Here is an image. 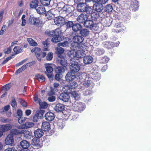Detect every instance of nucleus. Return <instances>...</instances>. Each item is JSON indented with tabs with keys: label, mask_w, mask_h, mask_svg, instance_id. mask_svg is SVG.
<instances>
[{
	"label": "nucleus",
	"mask_w": 151,
	"mask_h": 151,
	"mask_svg": "<svg viewBox=\"0 0 151 151\" xmlns=\"http://www.w3.org/2000/svg\"><path fill=\"white\" fill-rule=\"evenodd\" d=\"M75 47H73V50L69 51L68 55L71 58L70 60L74 61L78 58L83 57L86 55L84 50L86 48L85 44H76Z\"/></svg>",
	"instance_id": "obj_1"
},
{
	"label": "nucleus",
	"mask_w": 151,
	"mask_h": 151,
	"mask_svg": "<svg viewBox=\"0 0 151 151\" xmlns=\"http://www.w3.org/2000/svg\"><path fill=\"white\" fill-rule=\"evenodd\" d=\"M80 82L85 87H88L90 89L92 88L94 86V83L91 78L88 76L87 74L84 73L78 76Z\"/></svg>",
	"instance_id": "obj_2"
},
{
	"label": "nucleus",
	"mask_w": 151,
	"mask_h": 151,
	"mask_svg": "<svg viewBox=\"0 0 151 151\" xmlns=\"http://www.w3.org/2000/svg\"><path fill=\"white\" fill-rule=\"evenodd\" d=\"M77 10L80 12H86L87 14H90L93 12L92 9L84 3L78 4L77 7Z\"/></svg>",
	"instance_id": "obj_3"
},
{
	"label": "nucleus",
	"mask_w": 151,
	"mask_h": 151,
	"mask_svg": "<svg viewBox=\"0 0 151 151\" xmlns=\"http://www.w3.org/2000/svg\"><path fill=\"white\" fill-rule=\"evenodd\" d=\"M85 108V104L84 103L76 102L73 104V109L75 111L81 112Z\"/></svg>",
	"instance_id": "obj_4"
},
{
	"label": "nucleus",
	"mask_w": 151,
	"mask_h": 151,
	"mask_svg": "<svg viewBox=\"0 0 151 151\" xmlns=\"http://www.w3.org/2000/svg\"><path fill=\"white\" fill-rule=\"evenodd\" d=\"M73 9L72 6L69 5H65L60 9L59 11L61 13L67 15L71 13L73 10Z\"/></svg>",
	"instance_id": "obj_5"
},
{
	"label": "nucleus",
	"mask_w": 151,
	"mask_h": 151,
	"mask_svg": "<svg viewBox=\"0 0 151 151\" xmlns=\"http://www.w3.org/2000/svg\"><path fill=\"white\" fill-rule=\"evenodd\" d=\"M70 71L75 73L80 70V65L77 62L74 61V63H72L70 65Z\"/></svg>",
	"instance_id": "obj_6"
},
{
	"label": "nucleus",
	"mask_w": 151,
	"mask_h": 151,
	"mask_svg": "<svg viewBox=\"0 0 151 151\" xmlns=\"http://www.w3.org/2000/svg\"><path fill=\"white\" fill-rule=\"evenodd\" d=\"M61 32L60 29V32L57 33H55L52 37H53L51 41L54 42H57L61 41L63 37L61 35Z\"/></svg>",
	"instance_id": "obj_7"
},
{
	"label": "nucleus",
	"mask_w": 151,
	"mask_h": 151,
	"mask_svg": "<svg viewBox=\"0 0 151 151\" xmlns=\"http://www.w3.org/2000/svg\"><path fill=\"white\" fill-rule=\"evenodd\" d=\"M28 22L31 25L38 26L40 23V20L38 18L31 16L29 18Z\"/></svg>",
	"instance_id": "obj_8"
},
{
	"label": "nucleus",
	"mask_w": 151,
	"mask_h": 151,
	"mask_svg": "<svg viewBox=\"0 0 151 151\" xmlns=\"http://www.w3.org/2000/svg\"><path fill=\"white\" fill-rule=\"evenodd\" d=\"M83 37L81 36L76 35L74 36L73 39V40L74 43L73 45H72L73 47H75V45L76 44H83L81 43L83 40Z\"/></svg>",
	"instance_id": "obj_9"
},
{
	"label": "nucleus",
	"mask_w": 151,
	"mask_h": 151,
	"mask_svg": "<svg viewBox=\"0 0 151 151\" xmlns=\"http://www.w3.org/2000/svg\"><path fill=\"white\" fill-rule=\"evenodd\" d=\"M54 22L57 25L63 26L65 22V19L61 17H57L54 19Z\"/></svg>",
	"instance_id": "obj_10"
},
{
	"label": "nucleus",
	"mask_w": 151,
	"mask_h": 151,
	"mask_svg": "<svg viewBox=\"0 0 151 151\" xmlns=\"http://www.w3.org/2000/svg\"><path fill=\"white\" fill-rule=\"evenodd\" d=\"M87 74L88 76L92 78V81L93 80L96 81H99L101 78V76L99 73L93 72L91 73Z\"/></svg>",
	"instance_id": "obj_11"
},
{
	"label": "nucleus",
	"mask_w": 151,
	"mask_h": 151,
	"mask_svg": "<svg viewBox=\"0 0 151 151\" xmlns=\"http://www.w3.org/2000/svg\"><path fill=\"white\" fill-rule=\"evenodd\" d=\"M93 9L94 10L97 12L101 13L104 9L103 5L99 3H96L93 4Z\"/></svg>",
	"instance_id": "obj_12"
},
{
	"label": "nucleus",
	"mask_w": 151,
	"mask_h": 151,
	"mask_svg": "<svg viewBox=\"0 0 151 151\" xmlns=\"http://www.w3.org/2000/svg\"><path fill=\"white\" fill-rule=\"evenodd\" d=\"M31 51L32 52H35V55H36L37 58L39 61H40L41 60V56L40 54L41 53V49L38 47H35L32 49Z\"/></svg>",
	"instance_id": "obj_13"
},
{
	"label": "nucleus",
	"mask_w": 151,
	"mask_h": 151,
	"mask_svg": "<svg viewBox=\"0 0 151 151\" xmlns=\"http://www.w3.org/2000/svg\"><path fill=\"white\" fill-rule=\"evenodd\" d=\"M65 78L67 81H71L75 78L76 75L75 73H73L70 71L68 72L66 75Z\"/></svg>",
	"instance_id": "obj_14"
},
{
	"label": "nucleus",
	"mask_w": 151,
	"mask_h": 151,
	"mask_svg": "<svg viewBox=\"0 0 151 151\" xmlns=\"http://www.w3.org/2000/svg\"><path fill=\"white\" fill-rule=\"evenodd\" d=\"M12 127V125L9 124L0 125V131L3 133L10 130Z\"/></svg>",
	"instance_id": "obj_15"
},
{
	"label": "nucleus",
	"mask_w": 151,
	"mask_h": 151,
	"mask_svg": "<svg viewBox=\"0 0 151 151\" xmlns=\"http://www.w3.org/2000/svg\"><path fill=\"white\" fill-rule=\"evenodd\" d=\"M139 6V3L136 0H133L131 1L130 6L131 9L135 11L138 10Z\"/></svg>",
	"instance_id": "obj_16"
},
{
	"label": "nucleus",
	"mask_w": 151,
	"mask_h": 151,
	"mask_svg": "<svg viewBox=\"0 0 151 151\" xmlns=\"http://www.w3.org/2000/svg\"><path fill=\"white\" fill-rule=\"evenodd\" d=\"M88 16L84 14H80L77 18V21L79 23H84L87 20Z\"/></svg>",
	"instance_id": "obj_17"
},
{
	"label": "nucleus",
	"mask_w": 151,
	"mask_h": 151,
	"mask_svg": "<svg viewBox=\"0 0 151 151\" xmlns=\"http://www.w3.org/2000/svg\"><path fill=\"white\" fill-rule=\"evenodd\" d=\"M59 98L64 102H67L70 99L69 96L66 93H64L60 94Z\"/></svg>",
	"instance_id": "obj_18"
},
{
	"label": "nucleus",
	"mask_w": 151,
	"mask_h": 151,
	"mask_svg": "<svg viewBox=\"0 0 151 151\" xmlns=\"http://www.w3.org/2000/svg\"><path fill=\"white\" fill-rule=\"evenodd\" d=\"M14 142L13 136L9 134L6 137L5 139V143L6 145H12Z\"/></svg>",
	"instance_id": "obj_19"
},
{
	"label": "nucleus",
	"mask_w": 151,
	"mask_h": 151,
	"mask_svg": "<svg viewBox=\"0 0 151 151\" xmlns=\"http://www.w3.org/2000/svg\"><path fill=\"white\" fill-rule=\"evenodd\" d=\"M45 117L47 121H51L53 120L55 118L54 114L52 112H48L45 114Z\"/></svg>",
	"instance_id": "obj_20"
},
{
	"label": "nucleus",
	"mask_w": 151,
	"mask_h": 151,
	"mask_svg": "<svg viewBox=\"0 0 151 151\" xmlns=\"http://www.w3.org/2000/svg\"><path fill=\"white\" fill-rule=\"evenodd\" d=\"M42 129L45 131H47L50 129V124L49 122H44L42 123Z\"/></svg>",
	"instance_id": "obj_21"
},
{
	"label": "nucleus",
	"mask_w": 151,
	"mask_h": 151,
	"mask_svg": "<svg viewBox=\"0 0 151 151\" xmlns=\"http://www.w3.org/2000/svg\"><path fill=\"white\" fill-rule=\"evenodd\" d=\"M83 24L85 27L90 28H93L95 25L92 20H87L84 22Z\"/></svg>",
	"instance_id": "obj_22"
},
{
	"label": "nucleus",
	"mask_w": 151,
	"mask_h": 151,
	"mask_svg": "<svg viewBox=\"0 0 151 151\" xmlns=\"http://www.w3.org/2000/svg\"><path fill=\"white\" fill-rule=\"evenodd\" d=\"M56 53L58 55V57L60 58H63L64 56L61 55L64 52V49L58 46L56 48Z\"/></svg>",
	"instance_id": "obj_23"
},
{
	"label": "nucleus",
	"mask_w": 151,
	"mask_h": 151,
	"mask_svg": "<svg viewBox=\"0 0 151 151\" xmlns=\"http://www.w3.org/2000/svg\"><path fill=\"white\" fill-rule=\"evenodd\" d=\"M93 58L90 56H86L83 58V62L86 64H88L92 62Z\"/></svg>",
	"instance_id": "obj_24"
},
{
	"label": "nucleus",
	"mask_w": 151,
	"mask_h": 151,
	"mask_svg": "<svg viewBox=\"0 0 151 151\" xmlns=\"http://www.w3.org/2000/svg\"><path fill=\"white\" fill-rule=\"evenodd\" d=\"M24 130H18L16 129H12L10 131L11 134L12 135H17L19 134H22V132H24Z\"/></svg>",
	"instance_id": "obj_25"
},
{
	"label": "nucleus",
	"mask_w": 151,
	"mask_h": 151,
	"mask_svg": "<svg viewBox=\"0 0 151 151\" xmlns=\"http://www.w3.org/2000/svg\"><path fill=\"white\" fill-rule=\"evenodd\" d=\"M64 105L61 104H57L54 108L55 110L58 112L62 111L64 108Z\"/></svg>",
	"instance_id": "obj_26"
},
{
	"label": "nucleus",
	"mask_w": 151,
	"mask_h": 151,
	"mask_svg": "<svg viewBox=\"0 0 151 151\" xmlns=\"http://www.w3.org/2000/svg\"><path fill=\"white\" fill-rule=\"evenodd\" d=\"M35 136L36 138H40L43 134V132L42 130L38 129L35 130L34 132Z\"/></svg>",
	"instance_id": "obj_27"
},
{
	"label": "nucleus",
	"mask_w": 151,
	"mask_h": 151,
	"mask_svg": "<svg viewBox=\"0 0 151 151\" xmlns=\"http://www.w3.org/2000/svg\"><path fill=\"white\" fill-rule=\"evenodd\" d=\"M60 32V29H57L55 30H52L51 31H49L48 30H46L45 32V34L51 37H53L54 35V34L55 33H57Z\"/></svg>",
	"instance_id": "obj_28"
},
{
	"label": "nucleus",
	"mask_w": 151,
	"mask_h": 151,
	"mask_svg": "<svg viewBox=\"0 0 151 151\" xmlns=\"http://www.w3.org/2000/svg\"><path fill=\"white\" fill-rule=\"evenodd\" d=\"M37 13L42 14L45 12V7L42 6H38L35 9Z\"/></svg>",
	"instance_id": "obj_29"
},
{
	"label": "nucleus",
	"mask_w": 151,
	"mask_h": 151,
	"mask_svg": "<svg viewBox=\"0 0 151 151\" xmlns=\"http://www.w3.org/2000/svg\"><path fill=\"white\" fill-rule=\"evenodd\" d=\"M45 65L46 70V73H51L53 71V68L51 66V65L49 63H46L45 64Z\"/></svg>",
	"instance_id": "obj_30"
},
{
	"label": "nucleus",
	"mask_w": 151,
	"mask_h": 151,
	"mask_svg": "<svg viewBox=\"0 0 151 151\" xmlns=\"http://www.w3.org/2000/svg\"><path fill=\"white\" fill-rule=\"evenodd\" d=\"M20 145L23 148L22 149H28L27 148L29 146V143L27 141L24 140L21 142Z\"/></svg>",
	"instance_id": "obj_31"
},
{
	"label": "nucleus",
	"mask_w": 151,
	"mask_h": 151,
	"mask_svg": "<svg viewBox=\"0 0 151 151\" xmlns=\"http://www.w3.org/2000/svg\"><path fill=\"white\" fill-rule=\"evenodd\" d=\"M72 28L74 31L77 32L81 29L82 26L79 24H73Z\"/></svg>",
	"instance_id": "obj_32"
},
{
	"label": "nucleus",
	"mask_w": 151,
	"mask_h": 151,
	"mask_svg": "<svg viewBox=\"0 0 151 151\" xmlns=\"http://www.w3.org/2000/svg\"><path fill=\"white\" fill-rule=\"evenodd\" d=\"M25 131L24 132H22V134H24V136L27 139H31L32 136L31 135V134L29 131H27L25 129H23Z\"/></svg>",
	"instance_id": "obj_33"
},
{
	"label": "nucleus",
	"mask_w": 151,
	"mask_h": 151,
	"mask_svg": "<svg viewBox=\"0 0 151 151\" xmlns=\"http://www.w3.org/2000/svg\"><path fill=\"white\" fill-rule=\"evenodd\" d=\"M39 3V1L38 0H33L32 1L30 4V6L31 8H35L37 7L38 6V4Z\"/></svg>",
	"instance_id": "obj_34"
},
{
	"label": "nucleus",
	"mask_w": 151,
	"mask_h": 151,
	"mask_svg": "<svg viewBox=\"0 0 151 151\" xmlns=\"http://www.w3.org/2000/svg\"><path fill=\"white\" fill-rule=\"evenodd\" d=\"M95 54L97 55H103L104 52V50L101 48H98L95 50Z\"/></svg>",
	"instance_id": "obj_35"
},
{
	"label": "nucleus",
	"mask_w": 151,
	"mask_h": 151,
	"mask_svg": "<svg viewBox=\"0 0 151 151\" xmlns=\"http://www.w3.org/2000/svg\"><path fill=\"white\" fill-rule=\"evenodd\" d=\"M45 15L47 18L48 20H51L55 17L54 15L52 13L51 10H49L46 13Z\"/></svg>",
	"instance_id": "obj_36"
},
{
	"label": "nucleus",
	"mask_w": 151,
	"mask_h": 151,
	"mask_svg": "<svg viewBox=\"0 0 151 151\" xmlns=\"http://www.w3.org/2000/svg\"><path fill=\"white\" fill-rule=\"evenodd\" d=\"M72 96L73 97L75 100H77L80 98V95L78 92L75 91L71 92Z\"/></svg>",
	"instance_id": "obj_37"
},
{
	"label": "nucleus",
	"mask_w": 151,
	"mask_h": 151,
	"mask_svg": "<svg viewBox=\"0 0 151 151\" xmlns=\"http://www.w3.org/2000/svg\"><path fill=\"white\" fill-rule=\"evenodd\" d=\"M13 50L15 54H17L22 52L23 51V49L22 48L19 49V47L18 46H16L14 47Z\"/></svg>",
	"instance_id": "obj_38"
},
{
	"label": "nucleus",
	"mask_w": 151,
	"mask_h": 151,
	"mask_svg": "<svg viewBox=\"0 0 151 151\" xmlns=\"http://www.w3.org/2000/svg\"><path fill=\"white\" fill-rule=\"evenodd\" d=\"M27 41L31 46H35L37 45V43L31 38H27Z\"/></svg>",
	"instance_id": "obj_39"
},
{
	"label": "nucleus",
	"mask_w": 151,
	"mask_h": 151,
	"mask_svg": "<svg viewBox=\"0 0 151 151\" xmlns=\"http://www.w3.org/2000/svg\"><path fill=\"white\" fill-rule=\"evenodd\" d=\"M55 71L57 73H62L64 72L65 69L63 67L61 66H59L56 68Z\"/></svg>",
	"instance_id": "obj_40"
},
{
	"label": "nucleus",
	"mask_w": 151,
	"mask_h": 151,
	"mask_svg": "<svg viewBox=\"0 0 151 151\" xmlns=\"http://www.w3.org/2000/svg\"><path fill=\"white\" fill-rule=\"evenodd\" d=\"M35 77L36 79L40 82H43L45 80L44 77L40 74H36L35 75Z\"/></svg>",
	"instance_id": "obj_41"
},
{
	"label": "nucleus",
	"mask_w": 151,
	"mask_h": 151,
	"mask_svg": "<svg viewBox=\"0 0 151 151\" xmlns=\"http://www.w3.org/2000/svg\"><path fill=\"white\" fill-rule=\"evenodd\" d=\"M80 33L83 36H86L89 34V31L87 29H83L80 31Z\"/></svg>",
	"instance_id": "obj_42"
},
{
	"label": "nucleus",
	"mask_w": 151,
	"mask_h": 151,
	"mask_svg": "<svg viewBox=\"0 0 151 151\" xmlns=\"http://www.w3.org/2000/svg\"><path fill=\"white\" fill-rule=\"evenodd\" d=\"M61 60H60V64L64 67H66L68 65V63L67 60L65 59V56L63 58H61Z\"/></svg>",
	"instance_id": "obj_43"
},
{
	"label": "nucleus",
	"mask_w": 151,
	"mask_h": 151,
	"mask_svg": "<svg viewBox=\"0 0 151 151\" xmlns=\"http://www.w3.org/2000/svg\"><path fill=\"white\" fill-rule=\"evenodd\" d=\"M73 24V22L72 21L65 20V22L64 23V25H65L67 28H70L72 27Z\"/></svg>",
	"instance_id": "obj_44"
},
{
	"label": "nucleus",
	"mask_w": 151,
	"mask_h": 151,
	"mask_svg": "<svg viewBox=\"0 0 151 151\" xmlns=\"http://www.w3.org/2000/svg\"><path fill=\"white\" fill-rule=\"evenodd\" d=\"M111 42H112L110 43L106 41L103 42V45L105 47L108 49H109L113 47L112 45L111 44Z\"/></svg>",
	"instance_id": "obj_45"
},
{
	"label": "nucleus",
	"mask_w": 151,
	"mask_h": 151,
	"mask_svg": "<svg viewBox=\"0 0 151 151\" xmlns=\"http://www.w3.org/2000/svg\"><path fill=\"white\" fill-rule=\"evenodd\" d=\"M24 124L25 129L32 127L34 125L33 123L29 122H26Z\"/></svg>",
	"instance_id": "obj_46"
},
{
	"label": "nucleus",
	"mask_w": 151,
	"mask_h": 151,
	"mask_svg": "<svg viewBox=\"0 0 151 151\" xmlns=\"http://www.w3.org/2000/svg\"><path fill=\"white\" fill-rule=\"evenodd\" d=\"M25 15H23L21 18L22 22L21 25L22 26H24L27 23Z\"/></svg>",
	"instance_id": "obj_47"
},
{
	"label": "nucleus",
	"mask_w": 151,
	"mask_h": 151,
	"mask_svg": "<svg viewBox=\"0 0 151 151\" xmlns=\"http://www.w3.org/2000/svg\"><path fill=\"white\" fill-rule=\"evenodd\" d=\"M113 9L112 6L110 4H108L105 7V11L107 12H111Z\"/></svg>",
	"instance_id": "obj_48"
},
{
	"label": "nucleus",
	"mask_w": 151,
	"mask_h": 151,
	"mask_svg": "<svg viewBox=\"0 0 151 151\" xmlns=\"http://www.w3.org/2000/svg\"><path fill=\"white\" fill-rule=\"evenodd\" d=\"M63 91L64 92V93H69L70 92V89L68 85H65L63 87Z\"/></svg>",
	"instance_id": "obj_49"
},
{
	"label": "nucleus",
	"mask_w": 151,
	"mask_h": 151,
	"mask_svg": "<svg viewBox=\"0 0 151 151\" xmlns=\"http://www.w3.org/2000/svg\"><path fill=\"white\" fill-rule=\"evenodd\" d=\"M70 88L71 89H72L76 88L77 86V83L75 82H70L68 84Z\"/></svg>",
	"instance_id": "obj_50"
},
{
	"label": "nucleus",
	"mask_w": 151,
	"mask_h": 151,
	"mask_svg": "<svg viewBox=\"0 0 151 151\" xmlns=\"http://www.w3.org/2000/svg\"><path fill=\"white\" fill-rule=\"evenodd\" d=\"M109 60V58L106 56H104L100 60V62L102 63H107Z\"/></svg>",
	"instance_id": "obj_51"
},
{
	"label": "nucleus",
	"mask_w": 151,
	"mask_h": 151,
	"mask_svg": "<svg viewBox=\"0 0 151 151\" xmlns=\"http://www.w3.org/2000/svg\"><path fill=\"white\" fill-rule=\"evenodd\" d=\"M39 104L41 108L45 109L48 106L47 104L45 102H43L42 103L39 102Z\"/></svg>",
	"instance_id": "obj_52"
},
{
	"label": "nucleus",
	"mask_w": 151,
	"mask_h": 151,
	"mask_svg": "<svg viewBox=\"0 0 151 151\" xmlns=\"http://www.w3.org/2000/svg\"><path fill=\"white\" fill-rule=\"evenodd\" d=\"M51 0H40L41 4L45 6H48L49 5Z\"/></svg>",
	"instance_id": "obj_53"
},
{
	"label": "nucleus",
	"mask_w": 151,
	"mask_h": 151,
	"mask_svg": "<svg viewBox=\"0 0 151 151\" xmlns=\"http://www.w3.org/2000/svg\"><path fill=\"white\" fill-rule=\"evenodd\" d=\"M68 45V42L67 41H65L63 42H59L58 44V45L60 47V46L63 47H66Z\"/></svg>",
	"instance_id": "obj_54"
},
{
	"label": "nucleus",
	"mask_w": 151,
	"mask_h": 151,
	"mask_svg": "<svg viewBox=\"0 0 151 151\" xmlns=\"http://www.w3.org/2000/svg\"><path fill=\"white\" fill-rule=\"evenodd\" d=\"M10 107V106L9 105H7L4 107V108L1 109L0 110L1 113H2L4 111H7L9 109Z\"/></svg>",
	"instance_id": "obj_55"
},
{
	"label": "nucleus",
	"mask_w": 151,
	"mask_h": 151,
	"mask_svg": "<svg viewBox=\"0 0 151 151\" xmlns=\"http://www.w3.org/2000/svg\"><path fill=\"white\" fill-rule=\"evenodd\" d=\"M11 105L14 108H16L17 107V102L14 98H12V99Z\"/></svg>",
	"instance_id": "obj_56"
},
{
	"label": "nucleus",
	"mask_w": 151,
	"mask_h": 151,
	"mask_svg": "<svg viewBox=\"0 0 151 151\" xmlns=\"http://www.w3.org/2000/svg\"><path fill=\"white\" fill-rule=\"evenodd\" d=\"M53 58V54L51 52H49L47 55L46 59L47 60H50Z\"/></svg>",
	"instance_id": "obj_57"
},
{
	"label": "nucleus",
	"mask_w": 151,
	"mask_h": 151,
	"mask_svg": "<svg viewBox=\"0 0 151 151\" xmlns=\"http://www.w3.org/2000/svg\"><path fill=\"white\" fill-rule=\"evenodd\" d=\"M47 99L48 101L50 102L54 101L55 100V97L54 96H49Z\"/></svg>",
	"instance_id": "obj_58"
},
{
	"label": "nucleus",
	"mask_w": 151,
	"mask_h": 151,
	"mask_svg": "<svg viewBox=\"0 0 151 151\" xmlns=\"http://www.w3.org/2000/svg\"><path fill=\"white\" fill-rule=\"evenodd\" d=\"M4 52L5 54H9L11 52L10 47L4 49Z\"/></svg>",
	"instance_id": "obj_59"
},
{
	"label": "nucleus",
	"mask_w": 151,
	"mask_h": 151,
	"mask_svg": "<svg viewBox=\"0 0 151 151\" xmlns=\"http://www.w3.org/2000/svg\"><path fill=\"white\" fill-rule=\"evenodd\" d=\"M39 113H38L36 114L34 116L33 118V121L34 122H37V119H39L40 116H39ZM39 114H40V113H39Z\"/></svg>",
	"instance_id": "obj_60"
},
{
	"label": "nucleus",
	"mask_w": 151,
	"mask_h": 151,
	"mask_svg": "<svg viewBox=\"0 0 151 151\" xmlns=\"http://www.w3.org/2000/svg\"><path fill=\"white\" fill-rule=\"evenodd\" d=\"M65 5L64 4L63 2H60L58 4V6L59 10H60V9H62V7H63Z\"/></svg>",
	"instance_id": "obj_61"
},
{
	"label": "nucleus",
	"mask_w": 151,
	"mask_h": 151,
	"mask_svg": "<svg viewBox=\"0 0 151 151\" xmlns=\"http://www.w3.org/2000/svg\"><path fill=\"white\" fill-rule=\"evenodd\" d=\"M11 87V85L9 83L4 85L3 86L4 88L6 91L8 90Z\"/></svg>",
	"instance_id": "obj_62"
},
{
	"label": "nucleus",
	"mask_w": 151,
	"mask_h": 151,
	"mask_svg": "<svg viewBox=\"0 0 151 151\" xmlns=\"http://www.w3.org/2000/svg\"><path fill=\"white\" fill-rule=\"evenodd\" d=\"M25 118L22 117L18 118V122L19 124H22L24 122Z\"/></svg>",
	"instance_id": "obj_63"
},
{
	"label": "nucleus",
	"mask_w": 151,
	"mask_h": 151,
	"mask_svg": "<svg viewBox=\"0 0 151 151\" xmlns=\"http://www.w3.org/2000/svg\"><path fill=\"white\" fill-rule=\"evenodd\" d=\"M46 74L47 75L49 80L50 81H52L53 79V76L51 73H46Z\"/></svg>",
	"instance_id": "obj_64"
}]
</instances>
